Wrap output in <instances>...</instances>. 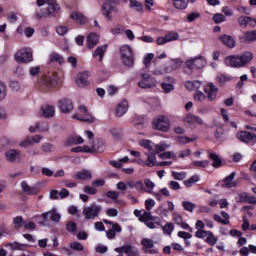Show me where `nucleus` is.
I'll use <instances>...</instances> for the list:
<instances>
[{"mask_svg": "<svg viewBox=\"0 0 256 256\" xmlns=\"http://www.w3.org/2000/svg\"><path fill=\"white\" fill-rule=\"evenodd\" d=\"M184 121L186 123H189L190 125H195V123H197L198 125H203V119L193 114H187L184 118Z\"/></svg>", "mask_w": 256, "mask_h": 256, "instance_id": "obj_32", "label": "nucleus"}, {"mask_svg": "<svg viewBox=\"0 0 256 256\" xmlns=\"http://www.w3.org/2000/svg\"><path fill=\"white\" fill-rule=\"evenodd\" d=\"M106 51H107V45L98 46L93 52V57L94 58L99 57L98 61L99 63H102L103 57H105Z\"/></svg>", "mask_w": 256, "mask_h": 256, "instance_id": "obj_31", "label": "nucleus"}, {"mask_svg": "<svg viewBox=\"0 0 256 256\" xmlns=\"http://www.w3.org/2000/svg\"><path fill=\"white\" fill-rule=\"evenodd\" d=\"M59 108L62 113H71L73 111V102L68 98L59 100Z\"/></svg>", "mask_w": 256, "mask_h": 256, "instance_id": "obj_18", "label": "nucleus"}, {"mask_svg": "<svg viewBox=\"0 0 256 256\" xmlns=\"http://www.w3.org/2000/svg\"><path fill=\"white\" fill-rule=\"evenodd\" d=\"M129 110V103L127 100H122L120 104H118L116 108V115L117 117H123L125 113Z\"/></svg>", "mask_w": 256, "mask_h": 256, "instance_id": "obj_27", "label": "nucleus"}, {"mask_svg": "<svg viewBox=\"0 0 256 256\" xmlns=\"http://www.w3.org/2000/svg\"><path fill=\"white\" fill-rule=\"evenodd\" d=\"M83 143H85L83 137L77 135L70 136L66 140V145H68L69 147H71V145H83Z\"/></svg>", "mask_w": 256, "mask_h": 256, "instance_id": "obj_33", "label": "nucleus"}, {"mask_svg": "<svg viewBox=\"0 0 256 256\" xmlns=\"http://www.w3.org/2000/svg\"><path fill=\"white\" fill-rule=\"evenodd\" d=\"M238 25H240V27H247V25H249V27H251V17L240 16L238 18Z\"/></svg>", "mask_w": 256, "mask_h": 256, "instance_id": "obj_42", "label": "nucleus"}, {"mask_svg": "<svg viewBox=\"0 0 256 256\" xmlns=\"http://www.w3.org/2000/svg\"><path fill=\"white\" fill-rule=\"evenodd\" d=\"M220 41L229 49H233L236 45L235 38L227 34L222 35Z\"/></svg>", "mask_w": 256, "mask_h": 256, "instance_id": "obj_28", "label": "nucleus"}, {"mask_svg": "<svg viewBox=\"0 0 256 256\" xmlns=\"http://www.w3.org/2000/svg\"><path fill=\"white\" fill-rule=\"evenodd\" d=\"M120 1L121 0H108V2H105L102 5V15H104V17L108 21H111V19H113V16L111 15L112 13H117V6L114 5H119ZM111 3H113L114 5H112Z\"/></svg>", "mask_w": 256, "mask_h": 256, "instance_id": "obj_7", "label": "nucleus"}, {"mask_svg": "<svg viewBox=\"0 0 256 256\" xmlns=\"http://www.w3.org/2000/svg\"><path fill=\"white\" fill-rule=\"evenodd\" d=\"M212 20L214 21V23H216L217 25H219L220 23H223L226 21V18H225V15L223 14H215L213 17H212Z\"/></svg>", "mask_w": 256, "mask_h": 256, "instance_id": "obj_57", "label": "nucleus"}, {"mask_svg": "<svg viewBox=\"0 0 256 256\" xmlns=\"http://www.w3.org/2000/svg\"><path fill=\"white\" fill-rule=\"evenodd\" d=\"M221 216L219 214H214L213 215L214 221H216V223H220L221 225H229V223H230L229 214L225 211H222Z\"/></svg>", "mask_w": 256, "mask_h": 256, "instance_id": "obj_25", "label": "nucleus"}, {"mask_svg": "<svg viewBox=\"0 0 256 256\" xmlns=\"http://www.w3.org/2000/svg\"><path fill=\"white\" fill-rule=\"evenodd\" d=\"M20 187L25 195H37L39 193V189L35 186H29L27 181H22Z\"/></svg>", "mask_w": 256, "mask_h": 256, "instance_id": "obj_21", "label": "nucleus"}, {"mask_svg": "<svg viewBox=\"0 0 256 256\" xmlns=\"http://www.w3.org/2000/svg\"><path fill=\"white\" fill-rule=\"evenodd\" d=\"M168 81H169V83H167V82L161 83V87H162L164 93H171V91H173L175 89V86L173 85V83H175V79L168 77Z\"/></svg>", "mask_w": 256, "mask_h": 256, "instance_id": "obj_36", "label": "nucleus"}, {"mask_svg": "<svg viewBox=\"0 0 256 256\" xmlns=\"http://www.w3.org/2000/svg\"><path fill=\"white\" fill-rule=\"evenodd\" d=\"M192 165L194 167H202V169H205V167H207V165H209V160H195L192 162Z\"/></svg>", "mask_w": 256, "mask_h": 256, "instance_id": "obj_59", "label": "nucleus"}, {"mask_svg": "<svg viewBox=\"0 0 256 256\" xmlns=\"http://www.w3.org/2000/svg\"><path fill=\"white\" fill-rule=\"evenodd\" d=\"M141 245L143 246L144 253H150V255H157V249L155 247V242L151 238H143L141 240Z\"/></svg>", "mask_w": 256, "mask_h": 256, "instance_id": "obj_14", "label": "nucleus"}, {"mask_svg": "<svg viewBox=\"0 0 256 256\" xmlns=\"http://www.w3.org/2000/svg\"><path fill=\"white\" fill-rule=\"evenodd\" d=\"M99 43V35L97 33H90L87 36V45L89 49H93Z\"/></svg>", "mask_w": 256, "mask_h": 256, "instance_id": "obj_34", "label": "nucleus"}, {"mask_svg": "<svg viewBox=\"0 0 256 256\" xmlns=\"http://www.w3.org/2000/svg\"><path fill=\"white\" fill-rule=\"evenodd\" d=\"M103 211V206L100 204H91L89 206H86L83 209V215L85 217L86 221H93L94 219H97L99 215H101V212Z\"/></svg>", "mask_w": 256, "mask_h": 256, "instance_id": "obj_5", "label": "nucleus"}, {"mask_svg": "<svg viewBox=\"0 0 256 256\" xmlns=\"http://www.w3.org/2000/svg\"><path fill=\"white\" fill-rule=\"evenodd\" d=\"M178 143H182L183 145H187V143H193V141H197V138H189L185 136H178L177 137Z\"/></svg>", "mask_w": 256, "mask_h": 256, "instance_id": "obj_54", "label": "nucleus"}, {"mask_svg": "<svg viewBox=\"0 0 256 256\" xmlns=\"http://www.w3.org/2000/svg\"><path fill=\"white\" fill-rule=\"evenodd\" d=\"M166 39H167L168 43L171 41H177V39H179V33L170 32L166 35Z\"/></svg>", "mask_w": 256, "mask_h": 256, "instance_id": "obj_62", "label": "nucleus"}, {"mask_svg": "<svg viewBox=\"0 0 256 256\" xmlns=\"http://www.w3.org/2000/svg\"><path fill=\"white\" fill-rule=\"evenodd\" d=\"M182 207L185 209V211H189L190 213H193V211H195V204L193 202L183 201Z\"/></svg>", "mask_w": 256, "mask_h": 256, "instance_id": "obj_52", "label": "nucleus"}, {"mask_svg": "<svg viewBox=\"0 0 256 256\" xmlns=\"http://www.w3.org/2000/svg\"><path fill=\"white\" fill-rule=\"evenodd\" d=\"M189 3L191 2L188 0H173V7L178 11H185L189 7Z\"/></svg>", "mask_w": 256, "mask_h": 256, "instance_id": "obj_35", "label": "nucleus"}, {"mask_svg": "<svg viewBox=\"0 0 256 256\" xmlns=\"http://www.w3.org/2000/svg\"><path fill=\"white\" fill-rule=\"evenodd\" d=\"M42 117L49 119L51 117H55V107L49 104H45L41 106Z\"/></svg>", "mask_w": 256, "mask_h": 256, "instance_id": "obj_22", "label": "nucleus"}, {"mask_svg": "<svg viewBox=\"0 0 256 256\" xmlns=\"http://www.w3.org/2000/svg\"><path fill=\"white\" fill-rule=\"evenodd\" d=\"M201 85H203V83L199 80H188L184 83V87L188 90V91H197V89L201 88Z\"/></svg>", "mask_w": 256, "mask_h": 256, "instance_id": "obj_30", "label": "nucleus"}, {"mask_svg": "<svg viewBox=\"0 0 256 256\" xmlns=\"http://www.w3.org/2000/svg\"><path fill=\"white\" fill-rule=\"evenodd\" d=\"M172 177L174 179H176V181H183V179H185V177H187V173L172 171Z\"/></svg>", "mask_w": 256, "mask_h": 256, "instance_id": "obj_58", "label": "nucleus"}, {"mask_svg": "<svg viewBox=\"0 0 256 256\" xmlns=\"http://www.w3.org/2000/svg\"><path fill=\"white\" fill-rule=\"evenodd\" d=\"M206 63L205 57L203 56L191 58L185 62V73L191 75V72L195 71V69H203Z\"/></svg>", "mask_w": 256, "mask_h": 256, "instance_id": "obj_4", "label": "nucleus"}, {"mask_svg": "<svg viewBox=\"0 0 256 256\" xmlns=\"http://www.w3.org/2000/svg\"><path fill=\"white\" fill-rule=\"evenodd\" d=\"M70 17L72 20L75 21V23H79V25H85V23H87V17L84 16L83 13L81 12H77V11H73L71 14H70Z\"/></svg>", "mask_w": 256, "mask_h": 256, "instance_id": "obj_24", "label": "nucleus"}, {"mask_svg": "<svg viewBox=\"0 0 256 256\" xmlns=\"http://www.w3.org/2000/svg\"><path fill=\"white\" fill-rule=\"evenodd\" d=\"M235 179V172H232L229 176L223 179L222 187L223 189H231L237 187V182L233 181Z\"/></svg>", "mask_w": 256, "mask_h": 256, "instance_id": "obj_23", "label": "nucleus"}, {"mask_svg": "<svg viewBox=\"0 0 256 256\" xmlns=\"http://www.w3.org/2000/svg\"><path fill=\"white\" fill-rule=\"evenodd\" d=\"M90 76H91V72L89 71L80 72L76 78V83L78 87H87V85H89L88 79Z\"/></svg>", "mask_w": 256, "mask_h": 256, "instance_id": "obj_16", "label": "nucleus"}, {"mask_svg": "<svg viewBox=\"0 0 256 256\" xmlns=\"http://www.w3.org/2000/svg\"><path fill=\"white\" fill-rule=\"evenodd\" d=\"M162 231L164 235H171L173 231H175V225L173 223L168 222L164 226H162Z\"/></svg>", "mask_w": 256, "mask_h": 256, "instance_id": "obj_43", "label": "nucleus"}, {"mask_svg": "<svg viewBox=\"0 0 256 256\" xmlns=\"http://www.w3.org/2000/svg\"><path fill=\"white\" fill-rule=\"evenodd\" d=\"M36 129H38L40 133H47V131H49V123L38 122L36 123Z\"/></svg>", "mask_w": 256, "mask_h": 256, "instance_id": "obj_46", "label": "nucleus"}, {"mask_svg": "<svg viewBox=\"0 0 256 256\" xmlns=\"http://www.w3.org/2000/svg\"><path fill=\"white\" fill-rule=\"evenodd\" d=\"M155 152L152 151V153H148L147 155V161L146 165L147 167H155L159 162H157V156H155Z\"/></svg>", "mask_w": 256, "mask_h": 256, "instance_id": "obj_37", "label": "nucleus"}, {"mask_svg": "<svg viewBox=\"0 0 256 256\" xmlns=\"http://www.w3.org/2000/svg\"><path fill=\"white\" fill-rule=\"evenodd\" d=\"M205 241L208 245H211L212 247H214V245H217V241H219V238L215 236L213 232L208 231Z\"/></svg>", "mask_w": 256, "mask_h": 256, "instance_id": "obj_39", "label": "nucleus"}, {"mask_svg": "<svg viewBox=\"0 0 256 256\" xmlns=\"http://www.w3.org/2000/svg\"><path fill=\"white\" fill-rule=\"evenodd\" d=\"M198 181H199V175H193L188 180L184 181V185L186 187H193V185H195V183H197Z\"/></svg>", "mask_w": 256, "mask_h": 256, "instance_id": "obj_48", "label": "nucleus"}, {"mask_svg": "<svg viewBox=\"0 0 256 256\" xmlns=\"http://www.w3.org/2000/svg\"><path fill=\"white\" fill-rule=\"evenodd\" d=\"M205 93L207 94V97L209 101H213L217 97V93L219 91V88L215 86L213 83H208L204 88Z\"/></svg>", "mask_w": 256, "mask_h": 256, "instance_id": "obj_17", "label": "nucleus"}, {"mask_svg": "<svg viewBox=\"0 0 256 256\" xmlns=\"http://www.w3.org/2000/svg\"><path fill=\"white\" fill-rule=\"evenodd\" d=\"M43 153H53V145L51 143H44L41 146Z\"/></svg>", "mask_w": 256, "mask_h": 256, "instance_id": "obj_60", "label": "nucleus"}, {"mask_svg": "<svg viewBox=\"0 0 256 256\" xmlns=\"http://www.w3.org/2000/svg\"><path fill=\"white\" fill-rule=\"evenodd\" d=\"M253 61V53L247 51L241 55H231L225 58L224 63L228 67H235L239 69L240 67H245V65Z\"/></svg>", "mask_w": 256, "mask_h": 256, "instance_id": "obj_2", "label": "nucleus"}, {"mask_svg": "<svg viewBox=\"0 0 256 256\" xmlns=\"http://www.w3.org/2000/svg\"><path fill=\"white\" fill-rule=\"evenodd\" d=\"M157 85V80L150 74H142V80L138 82V86L141 89H151Z\"/></svg>", "mask_w": 256, "mask_h": 256, "instance_id": "obj_13", "label": "nucleus"}, {"mask_svg": "<svg viewBox=\"0 0 256 256\" xmlns=\"http://www.w3.org/2000/svg\"><path fill=\"white\" fill-rule=\"evenodd\" d=\"M36 5L38 7H43V5H48L47 9H36L35 11L36 19L56 17L57 13L61 11V6L57 4L56 0H36Z\"/></svg>", "mask_w": 256, "mask_h": 256, "instance_id": "obj_1", "label": "nucleus"}, {"mask_svg": "<svg viewBox=\"0 0 256 256\" xmlns=\"http://www.w3.org/2000/svg\"><path fill=\"white\" fill-rule=\"evenodd\" d=\"M24 223H25V221L23 220V218L21 216H17L13 219L14 229H21V227H23Z\"/></svg>", "mask_w": 256, "mask_h": 256, "instance_id": "obj_51", "label": "nucleus"}, {"mask_svg": "<svg viewBox=\"0 0 256 256\" xmlns=\"http://www.w3.org/2000/svg\"><path fill=\"white\" fill-rule=\"evenodd\" d=\"M201 18V13L199 12H192L187 15L186 21L187 23H193V21H197V19Z\"/></svg>", "mask_w": 256, "mask_h": 256, "instance_id": "obj_49", "label": "nucleus"}, {"mask_svg": "<svg viewBox=\"0 0 256 256\" xmlns=\"http://www.w3.org/2000/svg\"><path fill=\"white\" fill-rule=\"evenodd\" d=\"M116 253H119L120 255H123V253L127 256H138L139 255V249L133 247L131 244H125L121 247H117L114 249Z\"/></svg>", "mask_w": 256, "mask_h": 256, "instance_id": "obj_12", "label": "nucleus"}, {"mask_svg": "<svg viewBox=\"0 0 256 256\" xmlns=\"http://www.w3.org/2000/svg\"><path fill=\"white\" fill-rule=\"evenodd\" d=\"M239 39L241 43H253V41H256V30L243 32Z\"/></svg>", "mask_w": 256, "mask_h": 256, "instance_id": "obj_19", "label": "nucleus"}, {"mask_svg": "<svg viewBox=\"0 0 256 256\" xmlns=\"http://www.w3.org/2000/svg\"><path fill=\"white\" fill-rule=\"evenodd\" d=\"M140 147H144V149H147L148 151H154L155 149V143H153L150 140L142 139L139 141Z\"/></svg>", "mask_w": 256, "mask_h": 256, "instance_id": "obj_41", "label": "nucleus"}, {"mask_svg": "<svg viewBox=\"0 0 256 256\" xmlns=\"http://www.w3.org/2000/svg\"><path fill=\"white\" fill-rule=\"evenodd\" d=\"M83 191L87 195H97V190L93 186H84Z\"/></svg>", "mask_w": 256, "mask_h": 256, "instance_id": "obj_63", "label": "nucleus"}, {"mask_svg": "<svg viewBox=\"0 0 256 256\" xmlns=\"http://www.w3.org/2000/svg\"><path fill=\"white\" fill-rule=\"evenodd\" d=\"M153 127L154 129H157V131H162L163 133H167L169 131V128L171 127V121L167 116H158L153 121Z\"/></svg>", "mask_w": 256, "mask_h": 256, "instance_id": "obj_8", "label": "nucleus"}, {"mask_svg": "<svg viewBox=\"0 0 256 256\" xmlns=\"http://www.w3.org/2000/svg\"><path fill=\"white\" fill-rule=\"evenodd\" d=\"M158 220V221H157ZM146 221H157L156 224L157 225H161V220L155 216H153L151 214V212H149V210L144 211L142 213V216H140V222L141 223H145Z\"/></svg>", "mask_w": 256, "mask_h": 256, "instance_id": "obj_26", "label": "nucleus"}, {"mask_svg": "<svg viewBox=\"0 0 256 256\" xmlns=\"http://www.w3.org/2000/svg\"><path fill=\"white\" fill-rule=\"evenodd\" d=\"M14 59L18 63H29L33 61V53L30 48H22L15 54Z\"/></svg>", "mask_w": 256, "mask_h": 256, "instance_id": "obj_10", "label": "nucleus"}, {"mask_svg": "<svg viewBox=\"0 0 256 256\" xmlns=\"http://www.w3.org/2000/svg\"><path fill=\"white\" fill-rule=\"evenodd\" d=\"M106 197L108 199H112L114 203H118L119 205H123V201L119 199V192L110 190L106 192Z\"/></svg>", "mask_w": 256, "mask_h": 256, "instance_id": "obj_38", "label": "nucleus"}, {"mask_svg": "<svg viewBox=\"0 0 256 256\" xmlns=\"http://www.w3.org/2000/svg\"><path fill=\"white\" fill-rule=\"evenodd\" d=\"M50 61L51 63H64V59H63V56H61L59 53L57 52H53L51 55H50Z\"/></svg>", "mask_w": 256, "mask_h": 256, "instance_id": "obj_45", "label": "nucleus"}, {"mask_svg": "<svg viewBox=\"0 0 256 256\" xmlns=\"http://www.w3.org/2000/svg\"><path fill=\"white\" fill-rule=\"evenodd\" d=\"M209 159H211L213 161L212 167H214L215 169H219V167H221V165L223 163L221 161V158H219V155H217L215 153H210Z\"/></svg>", "mask_w": 256, "mask_h": 256, "instance_id": "obj_40", "label": "nucleus"}, {"mask_svg": "<svg viewBox=\"0 0 256 256\" xmlns=\"http://www.w3.org/2000/svg\"><path fill=\"white\" fill-rule=\"evenodd\" d=\"M120 55L123 65L125 67H133L135 65V53L129 45H123L120 48Z\"/></svg>", "mask_w": 256, "mask_h": 256, "instance_id": "obj_3", "label": "nucleus"}, {"mask_svg": "<svg viewBox=\"0 0 256 256\" xmlns=\"http://www.w3.org/2000/svg\"><path fill=\"white\" fill-rule=\"evenodd\" d=\"M73 119L84 121V123H93L95 121V118L89 113V110H87L85 106L79 107V113L74 114Z\"/></svg>", "mask_w": 256, "mask_h": 256, "instance_id": "obj_11", "label": "nucleus"}, {"mask_svg": "<svg viewBox=\"0 0 256 256\" xmlns=\"http://www.w3.org/2000/svg\"><path fill=\"white\" fill-rule=\"evenodd\" d=\"M9 247L12 249H15L16 251H23L25 247H27V244H21L19 242H10Z\"/></svg>", "mask_w": 256, "mask_h": 256, "instance_id": "obj_55", "label": "nucleus"}, {"mask_svg": "<svg viewBox=\"0 0 256 256\" xmlns=\"http://www.w3.org/2000/svg\"><path fill=\"white\" fill-rule=\"evenodd\" d=\"M7 161L10 163H15V161H21V151L11 149L5 153Z\"/></svg>", "mask_w": 256, "mask_h": 256, "instance_id": "obj_20", "label": "nucleus"}, {"mask_svg": "<svg viewBox=\"0 0 256 256\" xmlns=\"http://www.w3.org/2000/svg\"><path fill=\"white\" fill-rule=\"evenodd\" d=\"M125 31V27L121 24H117L114 28L111 29L112 35H121Z\"/></svg>", "mask_w": 256, "mask_h": 256, "instance_id": "obj_56", "label": "nucleus"}, {"mask_svg": "<svg viewBox=\"0 0 256 256\" xmlns=\"http://www.w3.org/2000/svg\"><path fill=\"white\" fill-rule=\"evenodd\" d=\"M130 1V7L132 9H136V11L141 12L143 11V4L137 0H129Z\"/></svg>", "mask_w": 256, "mask_h": 256, "instance_id": "obj_53", "label": "nucleus"}, {"mask_svg": "<svg viewBox=\"0 0 256 256\" xmlns=\"http://www.w3.org/2000/svg\"><path fill=\"white\" fill-rule=\"evenodd\" d=\"M153 207H155V200H153V199L145 200V209H146V211L153 210Z\"/></svg>", "mask_w": 256, "mask_h": 256, "instance_id": "obj_64", "label": "nucleus"}, {"mask_svg": "<svg viewBox=\"0 0 256 256\" xmlns=\"http://www.w3.org/2000/svg\"><path fill=\"white\" fill-rule=\"evenodd\" d=\"M40 218L43 220L40 222V225L45 226L49 221H52V223H59L61 221V214L57 211V208H53L48 212L42 213Z\"/></svg>", "mask_w": 256, "mask_h": 256, "instance_id": "obj_6", "label": "nucleus"}, {"mask_svg": "<svg viewBox=\"0 0 256 256\" xmlns=\"http://www.w3.org/2000/svg\"><path fill=\"white\" fill-rule=\"evenodd\" d=\"M69 247L72 249V251H85V246L77 241L70 243Z\"/></svg>", "mask_w": 256, "mask_h": 256, "instance_id": "obj_47", "label": "nucleus"}, {"mask_svg": "<svg viewBox=\"0 0 256 256\" xmlns=\"http://www.w3.org/2000/svg\"><path fill=\"white\" fill-rule=\"evenodd\" d=\"M237 139L242 143H252L255 145L256 143V134L248 131H241L237 134Z\"/></svg>", "mask_w": 256, "mask_h": 256, "instance_id": "obj_15", "label": "nucleus"}, {"mask_svg": "<svg viewBox=\"0 0 256 256\" xmlns=\"http://www.w3.org/2000/svg\"><path fill=\"white\" fill-rule=\"evenodd\" d=\"M39 85H41V87H45L46 89H57L59 80L57 79L56 75H45L39 80Z\"/></svg>", "mask_w": 256, "mask_h": 256, "instance_id": "obj_9", "label": "nucleus"}, {"mask_svg": "<svg viewBox=\"0 0 256 256\" xmlns=\"http://www.w3.org/2000/svg\"><path fill=\"white\" fill-rule=\"evenodd\" d=\"M66 231H68L69 233H75L77 231V224H75V222H68L66 224Z\"/></svg>", "mask_w": 256, "mask_h": 256, "instance_id": "obj_61", "label": "nucleus"}, {"mask_svg": "<svg viewBox=\"0 0 256 256\" xmlns=\"http://www.w3.org/2000/svg\"><path fill=\"white\" fill-rule=\"evenodd\" d=\"M134 189L138 191V193H147L149 191L148 189L145 188V184H143V181H136Z\"/></svg>", "mask_w": 256, "mask_h": 256, "instance_id": "obj_50", "label": "nucleus"}, {"mask_svg": "<svg viewBox=\"0 0 256 256\" xmlns=\"http://www.w3.org/2000/svg\"><path fill=\"white\" fill-rule=\"evenodd\" d=\"M169 149V144H166L165 142H161L160 144L155 145L154 144V153H161L162 151H167Z\"/></svg>", "mask_w": 256, "mask_h": 256, "instance_id": "obj_44", "label": "nucleus"}, {"mask_svg": "<svg viewBox=\"0 0 256 256\" xmlns=\"http://www.w3.org/2000/svg\"><path fill=\"white\" fill-rule=\"evenodd\" d=\"M74 179H79V181H89L93 179V174L89 170H82V171H79L74 176Z\"/></svg>", "mask_w": 256, "mask_h": 256, "instance_id": "obj_29", "label": "nucleus"}]
</instances>
